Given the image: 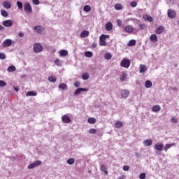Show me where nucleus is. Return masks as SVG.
I'll use <instances>...</instances> for the list:
<instances>
[{"mask_svg": "<svg viewBox=\"0 0 179 179\" xmlns=\"http://www.w3.org/2000/svg\"><path fill=\"white\" fill-rule=\"evenodd\" d=\"M108 37H109L108 35H104V34H102L99 37V45H101V47L107 45V42L106 41V38H108Z\"/></svg>", "mask_w": 179, "mask_h": 179, "instance_id": "1", "label": "nucleus"}, {"mask_svg": "<svg viewBox=\"0 0 179 179\" xmlns=\"http://www.w3.org/2000/svg\"><path fill=\"white\" fill-rule=\"evenodd\" d=\"M120 66H122V68H129L131 66V60L127 58L123 59L120 62Z\"/></svg>", "mask_w": 179, "mask_h": 179, "instance_id": "2", "label": "nucleus"}, {"mask_svg": "<svg viewBox=\"0 0 179 179\" xmlns=\"http://www.w3.org/2000/svg\"><path fill=\"white\" fill-rule=\"evenodd\" d=\"M24 10L25 13H31V12H33L30 3L27 2L24 4Z\"/></svg>", "mask_w": 179, "mask_h": 179, "instance_id": "3", "label": "nucleus"}, {"mask_svg": "<svg viewBox=\"0 0 179 179\" xmlns=\"http://www.w3.org/2000/svg\"><path fill=\"white\" fill-rule=\"evenodd\" d=\"M34 30H35L36 33H38V34H43L45 31L44 28L40 25L35 26Z\"/></svg>", "mask_w": 179, "mask_h": 179, "instance_id": "4", "label": "nucleus"}, {"mask_svg": "<svg viewBox=\"0 0 179 179\" xmlns=\"http://www.w3.org/2000/svg\"><path fill=\"white\" fill-rule=\"evenodd\" d=\"M34 52H41L43 51V46L40 43H35L34 45Z\"/></svg>", "mask_w": 179, "mask_h": 179, "instance_id": "5", "label": "nucleus"}, {"mask_svg": "<svg viewBox=\"0 0 179 179\" xmlns=\"http://www.w3.org/2000/svg\"><path fill=\"white\" fill-rule=\"evenodd\" d=\"M2 24L5 27H12L13 22L10 20H6L3 22Z\"/></svg>", "mask_w": 179, "mask_h": 179, "instance_id": "6", "label": "nucleus"}, {"mask_svg": "<svg viewBox=\"0 0 179 179\" xmlns=\"http://www.w3.org/2000/svg\"><path fill=\"white\" fill-rule=\"evenodd\" d=\"M62 120L65 124H70V122H71V118L66 115H63Z\"/></svg>", "mask_w": 179, "mask_h": 179, "instance_id": "7", "label": "nucleus"}, {"mask_svg": "<svg viewBox=\"0 0 179 179\" xmlns=\"http://www.w3.org/2000/svg\"><path fill=\"white\" fill-rule=\"evenodd\" d=\"M40 164H41V161H36L34 163L29 164L28 166V169H34L35 167L40 166Z\"/></svg>", "mask_w": 179, "mask_h": 179, "instance_id": "8", "label": "nucleus"}, {"mask_svg": "<svg viewBox=\"0 0 179 179\" xmlns=\"http://www.w3.org/2000/svg\"><path fill=\"white\" fill-rule=\"evenodd\" d=\"M12 45V40L11 39H6L3 43V47H10Z\"/></svg>", "mask_w": 179, "mask_h": 179, "instance_id": "9", "label": "nucleus"}, {"mask_svg": "<svg viewBox=\"0 0 179 179\" xmlns=\"http://www.w3.org/2000/svg\"><path fill=\"white\" fill-rule=\"evenodd\" d=\"M3 8H5L6 9H10V8H12V3H10V1H5L3 3Z\"/></svg>", "mask_w": 179, "mask_h": 179, "instance_id": "10", "label": "nucleus"}, {"mask_svg": "<svg viewBox=\"0 0 179 179\" xmlns=\"http://www.w3.org/2000/svg\"><path fill=\"white\" fill-rule=\"evenodd\" d=\"M124 30L126 33H132L135 30V28L132 25H127L125 27Z\"/></svg>", "mask_w": 179, "mask_h": 179, "instance_id": "11", "label": "nucleus"}, {"mask_svg": "<svg viewBox=\"0 0 179 179\" xmlns=\"http://www.w3.org/2000/svg\"><path fill=\"white\" fill-rule=\"evenodd\" d=\"M121 96L123 97V99H127L128 96H129V91L128 90H123L121 92Z\"/></svg>", "mask_w": 179, "mask_h": 179, "instance_id": "12", "label": "nucleus"}, {"mask_svg": "<svg viewBox=\"0 0 179 179\" xmlns=\"http://www.w3.org/2000/svg\"><path fill=\"white\" fill-rule=\"evenodd\" d=\"M168 16L169 17H171V19H174L176 17V11L173 10H169Z\"/></svg>", "mask_w": 179, "mask_h": 179, "instance_id": "13", "label": "nucleus"}, {"mask_svg": "<svg viewBox=\"0 0 179 179\" xmlns=\"http://www.w3.org/2000/svg\"><path fill=\"white\" fill-rule=\"evenodd\" d=\"M164 147V145L162 143H157L155 145V150L162 152V150H163Z\"/></svg>", "mask_w": 179, "mask_h": 179, "instance_id": "14", "label": "nucleus"}, {"mask_svg": "<svg viewBox=\"0 0 179 179\" xmlns=\"http://www.w3.org/2000/svg\"><path fill=\"white\" fill-rule=\"evenodd\" d=\"M143 19L147 22H153V18L152 16L148 15V14L143 15Z\"/></svg>", "mask_w": 179, "mask_h": 179, "instance_id": "15", "label": "nucleus"}, {"mask_svg": "<svg viewBox=\"0 0 179 179\" xmlns=\"http://www.w3.org/2000/svg\"><path fill=\"white\" fill-rule=\"evenodd\" d=\"M105 27L107 31H111V30H113V23H111V22H108Z\"/></svg>", "mask_w": 179, "mask_h": 179, "instance_id": "16", "label": "nucleus"}, {"mask_svg": "<svg viewBox=\"0 0 179 179\" xmlns=\"http://www.w3.org/2000/svg\"><path fill=\"white\" fill-rule=\"evenodd\" d=\"M81 92H87V89L86 88H78L75 92L74 94L77 96L78 94H80Z\"/></svg>", "mask_w": 179, "mask_h": 179, "instance_id": "17", "label": "nucleus"}, {"mask_svg": "<svg viewBox=\"0 0 179 179\" xmlns=\"http://www.w3.org/2000/svg\"><path fill=\"white\" fill-rule=\"evenodd\" d=\"M153 141L152 139H147L143 141L144 146H152Z\"/></svg>", "mask_w": 179, "mask_h": 179, "instance_id": "18", "label": "nucleus"}, {"mask_svg": "<svg viewBox=\"0 0 179 179\" xmlns=\"http://www.w3.org/2000/svg\"><path fill=\"white\" fill-rule=\"evenodd\" d=\"M150 40L152 43H157V35L152 34L150 37Z\"/></svg>", "mask_w": 179, "mask_h": 179, "instance_id": "19", "label": "nucleus"}, {"mask_svg": "<svg viewBox=\"0 0 179 179\" xmlns=\"http://www.w3.org/2000/svg\"><path fill=\"white\" fill-rule=\"evenodd\" d=\"M164 31V27L163 26H159L156 30V34H162Z\"/></svg>", "mask_w": 179, "mask_h": 179, "instance_id": "20", "label": "nucleus"}, {"mask_svg": "<svg viewBox=\"0 0 179 179\" xmlns=\"http://www.w3.org/2000/svg\"><path fill=\"white\" fill-rule=\"evenodd\" d=\"M147 69H148L146 68V66L145 64H141L140 65V71H139V73H143L146 72Z\"/></svg>", "mask_w": 179, "mask_h": 179, "instance_id": "21", "label": "nucleus"}, {"mask_svg": "<svg viewBox=\"0 0 179 179\" xmlns=\"http://www.w3.org/2000/svg\"><path fill=\"white\" fill-rule=\"evenodd\" d=\"M100 170H101V171L104 172V174L106 176H107V174H108V171H107V166H106L105 165H101L100 167Z\"/></svg>", "mask_w": 179, "mask_h": 179, "instance_id": "22", "label": "nucleus"}, {"mask_svg": "<svg viewBox=\"0 0 179 179\" xmlns=\"http://www.w3.org/2000/svg\"><path fill=\"white\" fill-rule=\"evenodd\" d=\"M115 9L116 10H122V9H124V6L121 3H117L115 5Z\"/></svg>", "mask_w": 179, "mask_h": 179, "instance_id": "23", "label": "nucleus"}, {"mask_svg": "<svg viewBox=\"0 0 179 179\" xmlns=\"http://www.w3.org/2000/svg\"><path fill=\"white\" fill-rule=\"evenodd\" d=\"M60 57H66L68 55V50H62L59 52Z\"/></svg>", "mask_w": 179, "mask_h": 179, "instance_id": "24", "label": "nucleus"}, {"mask_svg": "<svg viewBox=\"0 0 179 179\" xmlns=\"http://www.w3.org/2000/svg\"><path fill=\"white\" fill-rule=\"evenodd\" d=\"M152 111H154V113H157V112L160 111V110H161L160 106L155 105L152 107Z\"/></svg>", "mask_w": 179, "mask_h": 179, "instance_id": "25", "label": "nucleus"}, {"mask_svg": "<svg viewBox=\"0 0 179 179\" xmlns=\"http://www.w3.org/2000/svg\"><path fill=\"white\" fill-rule=\"evenodd\" d=\"M88 36H89V31L84 30L80 34V37L82 38L87 37Z\"/></svg>", "mask_w": 179, "mask_h": 179, "instance_id": "26", "label": "nucleus"}, {"mask_svg": "<svg viewBox=\"0 0 179 179\" xmlns=\"http://www.w3.org/2000/svg\"><path fill=\"white\" fill-rule=\"evenodd\" d=\"M59 87L60 89H62V90H68V85H66V84H65V83H61L59 85Z\"/></svg>", "mask_w": 179, "mask_h": 179, "instance_id": "27", "label": "nucleus"}, {"mask_svg": "<svg viewBox=\"0 0 179 179\" xmlns=\"http://www.w3.org/2000/svg\"><path fill=\"white\" fill-rule=\"evenodd\" d=\"M136 45V41H135L134 39L129 41L128 44H127V45L129 47H132V46Z\"/></svg>", "mask_w": 179, "mask_h": 179, "instance_id": "28", "label": "nucleus"}, {"mask_svg": "<svg viewBox=\"0 0 179 179\" xmlns=\"http://www.w3.org/2000/svg\"><path fill=\"white\" fill-rule=\"evenodd\" d=\"M152 81H150V80H147L145 83V87L147 89H150V87L152 86Z\"/></svg>", "mask_w": 179, "mask_h": 179, "instance_id": "29", "label": "nucleus"}, {"mask_svg": "<svg viewBox=\"0 0 179 179\" xmlns=\"http://www.w3.org/2000/svg\"><path fill=\"white\" fill-rule=\"evenodd\" d=\"M37 94V93L34 91H29L26 93V96H36Z\"/></svg>", "mask_w": 179, "mask_h": 179, "instance_id": "30", "label": "nucleus"}, {"mask_svg": "<svg viewBox=\"0 0 179 179\" xmlns=\"http://www.w3.org/2000/svg\"><path fill=\"white\" fill-rule=\"evenodd\" d=\"M105 59H111L113 58V55H111V53L107 52L104 55Z\"/></svg>", "mask_w": 179, "mask_h": 179, "instance_id": "31", "label": "nucleus"}, {"mask_svg": "<svg viewBox=\"0 0 179 179\" xmlns=\"http://www.w3.org/2000/svg\"><path fill=\"white\" fill-rule=\"evenodd\" d=\"M83 10L85 12H90V10H92V7H90V6L89 5L85 6L83 8Z\"/></svg>", "mask_w": 179, "mask_h": 179, "instance_id": "32", "label": "nucleus"}, {"mask_svg": "<svg viewBox=\"0 0 179 179\" xmlns=\"http://www.w3.org/2000/svg\"><path fill=\"white\" fill-rule=\"evenodd\" d=\"M115 125L116 128H121V127H122V125H124V124L121 121H117L115 122Z\"/></svg>", "mask_w": 179, "mask_h": 179, "instance_id": "33", "label": "nucleus"}, {"mask_svg": "<svg viewBox=\"0 0 179 179\" xmlns=\"http://www.w3.org/2000/svg\"><path fill=\"white\" fill-rule=\"evenodd\" d=\"M8 72H15L16 71V67L15 66H10L7 69Z\"/></svg>", "mask_w": 179, "mask_h": 179, "instance_id": "34", "label": "nucleus"}, {"mask_svg": "<svg viewBox=\"0 0 179 179\" xmlns=\"http://www.w3.org/2000/svg\"><path fill=\"white\" fill-rule=\"evenodd\" d=\"M85 55L87 58H92V57H93V53L90 51H87L85 53Z\"/></svg>", "mask_w": 179, "mask_h": 179, "instance_id": "35", "label": "nucleus"}, {"mask_svg": "<svg viewBox=\"0 0 179 179\" xmlns=\"http://www.w3.org/2000/svg\"><path fill=\"white\" fill-rule=\"evenodd\" d=\"M89 124H96V118L94 117H90L88 119Z\"/></svg>", "mask_w": 179, "mask_h": 179, "instance_id": "36", "label": "nucleus"}, {"mask_svg": "<svg viewBox=\"0 0 179 179\" xmlns=\"http://www.w3.org/2000/svg\"><path fill=\"white\" fill-rule=\"evenodd\" d=\"M1 15L3 16V17H8V12H7L6 10H1Z\"/></svg>", "mask_w": 179, "mask_h": 179, "instance_id": "37", "label": "nucleus"}, {"mask_svg": "<svg viewBox=\"0 0 179 179\" xmlns=\"http://www.w3.org/2000/svg\"><path fill=\"white\" fill-rule=\"evenodd\" d=\"M49 82H52V83H55L57 82V78H54V76H50L48 78Z\"/></svg>", "mask_w": 179, "mask_h": 179, "instance_id": "38", "label": "nucleus"}, {"mask_svg": "<svg viewBox=\"0 0 179 179\" xmlns=\"http://www.w3.org/2000/svg\"><path fill=\"white\" fill-rule=\"evenodd\" d=\"M171 146H174V144H166L164 147L165 152H167V150H169Z\"/></svg>", "mask_w": 179, "mask_h": 179, "instance_id": "39", "label": "nucleus"}, {"mask_svg": "<svg viewBox=\"0 0 179 179\" xmlns=\"http://www.w3.org/2000/svg\"><path fill=\"white\" fill-rule=\"evenodd\" d=\"M127 79V74L125 73H123L122 75L120 76V80L121 82H124Z\"/></svg>", "mask_w": 179, "mask_h": 179, "instance_id": "40", "label": "nucleus"}, {"mask_svg": "<svg viewBox=\"0 0 179 179\" xmlns=\"http://www.w3.org/2000/svg\"><path fill=\"white\" fill-rule=\"evenodd\" d=\"M18 9H23V3L21 1H17Z\"/></svg>", "mask_w": 179, "mask_h": 179, "instance_id": "41", "label": "nucleus"}, {"mask_svg": "<svg viewBox=\"0 0 179 179\" xmlns=\"http://www.w3.org/2000/svg\"><path fill=\"white\" fill-rule=\"evenodd\" d=\"M73 163H75V159L73 158H71L67 160V164H73Z\"/></svg>", "mask_w": 179, "mask_h": 179, "instance_id": "42", "label": "nucleus"}, {"mask_svg": "<svg viewBox=\"0 0 179 179\" xmlns=\"http://www.w3.org/2000/svg\"><path fill=\"white\" fill-rule=\"evenodd\" d=\"M83 79L84 80H87V79H89V74L88 73L83 74Z\"/></svg>", "mask_w": 179, "mask_h": 179, "instance_id": "43", "label": "nucleus"}, {"mask_svg": "<svg viewBox=\"0 0 179 179\" xmlns=\"http://www.w3.org/2000/svg\"><path fill=\"white\" fill-rule=\"evenodd\" d=\"M136 5H138V3L135 1H131V3H130V6L132 8H136Z\"/></svg>", "mask_w": 179, "mask_h": 179, "instance_id": "44", "label": "nucleus"}, {"mask_svg": "<svg viewBox=\"0 0 179 179\" xmlns=\"http://www.w3.org/2000/svg\"><path fill=\"white\" fill-rule=\"evenodd\" d=\"M0 59H6V55L5 53H0Z\"/></svg>", "mask_w": 179, "mask_h": 179, "instance_id": "45", "label": "nucleus"}, {"mask_svg": "<svg viewBox=\"0 0 179 179\" xmlns=\"http://www.w3.org/2000/svg\"><path fill=\"white\" fill-rule=\"evenodd\" d=\"M6 86V83L3 80H0V87H3Z\"/></svg>", "mask_w": 179, "mask_h": 179, "instance_id": "46", "label": "nucleus"}, {"mask_svg": "<svg viewBox=\"0 0 179 179\" xmlns=\"http://www.w3.org/2000/svg\"><path fill=\"white\" fill-rule=\"evenodd\" d=\"M139 178L140 179H145V178H146V173H143L140 174Z\"/></svg>", "mask_w": 179, "mask_h": 179, "instance_id": "47", "label": "nucleus"}, {"mask_svg": "<svg viewBox=\"0 0 179 179\" xmlns=\"http://www.w3.org/2000/svg\"><path fill=\"white\" fill-rule=\"evenodd\" d=\"M96 132H97V131L96 130V129H90L89 130V133H90V134H96Z\"/></svg>", "mask_w": 179, "mask_h": 179, "instance_id": "48", "label": "nucleus"}, {"mask_svg": "<svg viewBox=\"0 0 179 179\" xmlns=\"http://www.w3.org/2000/svg\"><path fill=\"white\" fill-rule=\"evenodd\" d=\"M34 5H40V0H32Z\"/></svg>", "mask_w": 179, "mask_h": 179, "instance_id": "49", "label": "nucleus"}, {"mask_svg": "<svg viewBox=\"0 0 179 179\" xmlns=\"http://www.w3.org/2000/svg\"><path fill=\"white\" fill-rule=\"evenodd\" d=\"M55 65H57L58 66H59V65H61V61H59V59H57L55 61Z\"/></svg>", "mask_w": 179, "mask_h": 179, "instance_id": "50", "label": "nucleus"}, {"mask_svg": "<svg viewBox=\"0 0 179 179\" xmlns=\"http://www.w3.org/2000/svg\"><path fill=\"white\" fill-rule=\"evenodd\" d=\"M117 26H119V27H121V26H122V22L121 21V20H117Z\"/></svg>", "mask_w": 179, "mask_h": 179, "instance_id": "51", "label": "nucleus"}, {"mask_svg": "<svg viewBox=\"0 0 179 179\" xmlns=\"http://www.w3.org/2000/svg\"><path fill=\"white\" fill-rule=\"evenodd\" d=\"M140 29H141V30H145V29H146V25H145V24H141L140 25Z\"/></svg>", "mask_w": 179, "mask_h": 179, "instance_id": "52", "label": "nucleus"}, {"mask_svg": "<svg viewBox=\"0 0 179 179\" xmlns=\"http://www.w3.org/2000/svg\"><path fill=\"white\" fill-rule=\"evenodd\" d=\"M74 86H75V87H79V86H80V83L78 81L75 82Z\"/></svg>", "mask_w": 179, "mask_h": 179, "instance_id": "53", "label": "nucleus"}, {"mask_svg": "<svg viewBox=\"0 0 179 179\" xmlns=\"http://www.w3.org/2000/svg\"><path fill=\"white\" fill-rule=\"evenodd\" d=\"M171 121V122H173L174 124H176V122H178V120L176 117H172Z\"/></svg>", "mask_w": 179, "mask_h": 179, "instance_id": "54", "label": "nucleus"}, {"mask_svg": "<svg viewBox=\"0 0 179 179\" xmlns=\"http://www.w3.org/2000/svg\"><path fill=\"white\" fill-rule=\"evenodd\" d=\"M123 170H124V171H128V170H129V166H123Z\"/></svg>", "mask_w": 179, "mask_h": 179, "instance_id": "55", "label": "nucleus"}, {"mask_svg": "<svg viewBox=\"0 0 179 179\" xmlns=\"http://www.w3.org/2000/svg\"><path fill=\"white\" fill-rule=\"evenodd\" d=\"M92 48H96V47H97V43H92Z\"/></svg>", "mask_w": 179, "mask_h": 179, "instance_id": "56", "label": "nucleus"}, {"mask_svg": "<svg viewBox=\"0 0 179 179\" xmlns=\"http://www.w3.org/2000/svg\"><path fill=\"white\" fill-rule=\"evenodd\" d=\"M118 179H125V176L122 175V176L119 177Z\"/></svg>", "mask_w": 179, "mask_h": 179, "instance_id": "57", "label": "nucleus"}, {"mask_svg": "<svg viewBox=\"0 0 179 179\" xmlns=\"http://www.w3.org/2000/svg\"><path fill=\"white\" fill-rule=\"evenodd\" d=\"M0 30H5V27L2 25H0Z\"/></svg>", "mask_w": 179, "mask_h": 179, "instance_id": "58", "label": "nucleus"}, {"mask_svg": "<svg viewBox=\"0 0 179 179\" xmlns=\"http://www.w3.org/2000/svg\"><path fill=\"white\" fill-rule=\"evenodd\" d=\"M23 36H24V34L23 33L19 34V37H23Z\"/></svg>", "mask_w": 179, "mask_h": 179, "instance_id": "59", "label": "nucleus"}, {"mask_svg": "<svg viewBox=\"0 0 179 179\" xmlns=\"http://www.w3.org/2000/svg\"><path fill=\"white\" fill-rule=\"evenodd\" d=\"M14 90H15V92H19V88L17 87H14Z\"/></svg>", "mask_w": 179, "mask_h": 179, "instance_id": "60", "label": "nucleus"}, {"mask_svg": "<svg viewBox=\"0 0 179 179\" xmlns=\"http://www.w3.org/2000/svg\"><path fill=\"white\" fill-rule=\"evenodd\" d=\"M88 172H89V173H91V171H89Z\"/></svg>", "mask_w": 179, "mask_h": 179, "instance_id": "61", "label": "nucleus"}]
</instances>
